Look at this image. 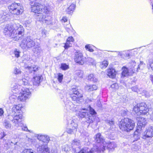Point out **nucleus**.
I'll use <instances>...</instances> for the list:
<instances>
[{
  "mask_svg": "<svg viewBox=\"0 0 153 153\" xmlns=\"http://www.w3.org/2000/svg\"><path fill=\"white\" fill-rule=\"evenodd\" d=\"M3 33L6 36L17 41L22 36L24 29L22 26L19 24H15L13 25H8L4 28Z\"/></svg>",
  "mask_w": 153,
  "mask_h": 153,
  "instance_id": "obj_1",
  "label": "nucleus"
},
{
  "mask_svg": "<svg viewBox=\"0 0 153 153\" xmlns=\"http://www.w3.org/2000/svg\"><path fill=\"white\" fill-rule=\"evenodd\" d=\"M37 138L39 140L36 147L38 153H50L48 143L50 140L49 136L46 135H37Z\"/></svg>",
  "mask_w": 153,
  "mask_h": 153,
  "instance_id": "obj_2",
  "label": "nucleus"
},
{
  "mask_svg": "<svg viewBox=\"0 0 153 153\" xmlns=\"http://www.w3.org/2000/svg\"><path fill=\"white\" fill-rule=\"evenodd\" d=\"M4 131L1 132L0 134V152L4 153H14L12 151V148L15 147L17 145V142L13 143L12 142L7 140H4L2 139L5 136Z\"/></svg>",
  "mask_w": 153,
  "mask_h": 153,
  "instance_id": "obj_3",
  "label": "nucleus"
},
{
  "mask_svg": "<svg viewBox=\"0 0 153 153\" xmlns=\"http://www.w3.org/2000/svg\"><path fill=\"white\" fill-rule=\"evenodd\" d=\"M134 126V123L133 120L126 118L121 120L119 127L122 131L128 132L132 130Z\"/></svg>",
  "mask_w": 153,
  "mask_h": 153,
  "instance_id": "obj_4",
  "label": "nucleus"
},
{
  "mask_svg": "<svg viewBox=\"0 0 153 153\" xmlns=\"http://www.w3.org/2000/svg\"><path fill=\"white\" fill-rule=\"evenodd\" d=\"M35 45V39L31 36H27L22 40L20 46L22 49L26 50L33 48Z\"/></svg>",
  "mask_w": 153,
  "mask_h": 153,
  "instance_id": "obj_5",
  "label": "nucleus"
},
{
  "mask_svg": "<svg viewBox=\"0 0 153 153\" xmlns=\"http://www.w3.org/2000/svg\"><path fill=\"white\" fill-rule=\"evenodd\" d=\"M10 12L12 14L17 16L22 14L24 11V8L19 3H14L8 7Z\"/></svg>",
  "mask_w": 153,
  "mask_h": 153,
  "instance_id": "obj_6",
  "label": "nucleus"
},
{
  "mask_svg": "<svg viewBox=\"0 0 153 153\" xmlns=\"http://www.w3.org/2000/svg\"><path fill=\"white\" fill-rule=\"evenodd\" d=\"M149 111V109L146 105L143 102L137 104L134 107L133 109V111L137 115H146L148 113Z\"/></svg>",
  "mask_w": 153,
  "mask_h": 153,
  "instance_id": "obj_7",
  "label": "nucleus"
},
{
  "mask_svg": "<svg viewBox=\"0 0 153 153\" xmlns=\"http://www.w3.org/2000/svg\"><path fill=\"white\" fill-rule=\"evenodd\" d=\"M88 110L85 108L82 109H80L79 111V113H78V116L81 118L85 117L86 118V122L87 123H90L97 120V117L95 115H89L87 113Z\"/></svg>",
  "mask_w": 153,
  "mask_h": 153,
  "instance_id": "obj_8",
  "label": "nucleus"
},
{
  "mask_svg": "<svg viewBox=\"0 0 153 153\" xmlns=\"http://www.w3.org/2000/svg\"><path fill=\"white\" fill-rule=\"evenodd\" d=\"M96 147V151L98 153L103 152L105 149H108L109 152L112 151L116 147V145L114 142L106 143L105 142H103L100 147Z\"/></svg>",
  "mask_w": 153,
  "mask_h": 153,
  "instance_id": "obj_9",
  "label": "nucleus"
},
{
  "mask_svg": "<svg viewBox=\"0 0 153 153\" xmlns=\"http://www.w3.org/2000/svg\"><path fill=\"white\" fill-rule=\"evenodd\" d=\"M18 97L19 100L21 102L25 101L29 98L31 96V92L30 89L27 88H23V89L19 93Z\"/></svg>",
  "mask_w": 153,
  "mask_h": 153,
  "instance_id": "obj_10",
  "label": "nucleus"
},
{
  "mask_svg": "<svg viewBox=\"0 0 153 153\" xmlns=\"http://www.w3.org/2000/svg\"><path fill=\"white\" fill-rule=\"evenodd\" d=\"M73 94L70 96L73 100L79 103L83 101L82 94L79 92L77 88L72 89Z\"/></svg>",
  "mask_w": 153,
  "mask_h": 153,
  "instance_id": "obj_11",
  "label": "nucleus"
},
{
  "mask_svg": "<svg viewBox=\"0 0 153 153\" xmlns=\"http://www.w3.org/2000/svg\"><path fill=\"white\" fill-rule=\"evenodd\" d=\"M22 115L21 114H18L14 115H9L7 118L9 120L11 121L15 126L18 128L21 126V118Z\"/></svg>",
  "mask_w": 153,
  "mask_h": 153,
  "instance_id": "obj_12",
  "label": "nucleus"
},
{
  "mask_svg": "<svg viewBox=\"0 0 153 153\" xmlns=\"http://www.w3.org/2000/svg\"><path fill=\"white\" fill-rule=\"evenodd\" d=\"M44 14V13L40 14L38 16L39 18L37 19L39 21L42 22L43 23H45L47 25H50L52 24V18L51 16H49L47 15L48 13Z\"/></svg>",
  "mask_w": 153,
  "mask_h": 153,
  "instance_id": "obj_13",
  "label": "nucleus"
},
{
  "mask_svg": "<svg viewBox=\"0 0 153 153\" xmlns=\"http://www.w3.org/2000/svg\"><path fill=\"white\" fill-rule=\"evenodd\" d=\"M74 60L76 63L82 65L84 64L83 55L81 51H77L75 53Z\"/></svg>",
  "mask_w": 153,
  "mask_h": 153,
  "instance_id": "obj_14",
  "label": "nucleus"
},
{
  "mask_svg": "<svg viewBox=\"0 0 153 153\" xmlns=\"http://www.w3.org/2000/svg\"><path fill=\"white\" fill-rule=\"evenodd\" d=\"M31 79V81H30L29 83L30 85H33L38 86L42 81L41 76L39 75H36Z\"/></svg>",
  "mask_w": 153,
  "mask_h": 153,
  "instance_id": "obj_15",
  "label": "nucleus"
},
{
  "mask_svg": "<svg viewBox=\"0 0 153 153\" xmlns=\"http://www.w3.org/2000/svg\"><path fill=\"white\" fill-rule=\"evenodd\" d=\"M23 87L17 84H13L11 85L12 91L14 94L19 93L22 89Z\"/></svg>",
  "mask_w": 153,
  "mask_h": 153,
  "instance_id": "obj_16",
  "label": "nucleus"
},
{
  "mask_svg": "<svg viewBox=\"0 0 153 153\" xmlns=\"http://www.w3.org/2000/svg\"><path fill=\"white\" fill-rule=\"evenodd\" d=\"M96 151V146H94V147L91 149L87 147H84L77 153H94Z\"/></svg>",
  "mask_w": 153,
  "mask_h": 153,
  "instance_id": "obj_17",
  "label": "nucleus"
},
{
  "mask_svg": "<svg viewBox=\"0 0 153 153\" xmlns=\"http://www.w3.org/2000/svg\"><path fill=\"white\" fill-rule=\"evenodd\" d=\"M65 106L66 109L68 110H71L73 111H76L77 114L78 115V113H79V111L80 109L78 110L76 109V108L75 107V105L71 102L69 101L67 103L65 104Z\"/></svg>",
  "mask_w": 153,
  "mask_h": 153,
  "instance_id": "obj_18",
  "label": "nucleus"
},
{
  "mask_svg": "<svg viewBox=\"0 0 153 153\" xmlns=\"http://www.w3.org/2000/svg\"><path fill=\"white\" fill-rule=\"evenodd\" d=\"M10 15L8 12H3L0 14V24L8 20Z\"/></svg>",
  "mask_w": 153,
  "mask_h": 153,
  "instance_id": "obj_19",
  "label": "nucleus"
},
{
  "mask_svg": "<svg viewBox=\"0 0 153 153\" xmlns=\"http://www.w3.org/2000/svg\"><path fill=\"white\" fill-rule=\"evenodd\" d=\"M144 136L147 137H151L153 136V128L152 126H150L147 129L144 133Z\"/></svg>",
  "mask_w": 153,
  "mask_h": 153,
  "instance_id": "obj_20",
  "label": "nucleus"
},
{
  "mask_svg": "<svg viewBox=\"0 0 153 153\" xmlns=\"http://www.w3.org/2000/svg\"><path fill=\"white\" fill-rule=\"evenodd\" d=\"M107 73L108 76L111 78H114L115 77L117 74L115 70L112 68L107 69Z\"/></svg>",
  "mask_w": 153,
  "mask_h": 153,
  "instance_id": "obj_21",
  "label": "nucleus"
},
{
  "mask_svg": "<svg viewBox=\"0 0 153 153\" xmlns=\"http://www.w3.org/2000/svg\"><path fill=\"white\" fill-rule=\"evenodd\" d=\"M98 87L95 85H87L85 87V90L88 91H91L97 89Z\"/></svg>",
  "mask_w": 153,
  "mask_h": 153,
  "instance_id": "obj_22",
  "label": "nucleus"
},
{
  "mask_svg": "<svg viewBox=\"0 0 153 153\" xmlns=\"http://www.w3.org/2000/svg\"><path fill=\"white\" fill-rule=\"evenodd\" d=\"M74 40L72 36H70L67 39L66 43H65L64 48L65 49L68 48L69 47L71 46V42H73Z\"/></svg>",
  "mask_w": 153,
  "mask_h": 153,
  "instance_id": "obj_23",
  "label": "nucleus"
},
{
  "mask_svg": "<svg viewBox=\"0 0 153 153\" xmlns=\"http://www.w3.org/2000/svg\"><path fill=\"white\" fill-rule=\"evenodd\" d=\"M77 120L74 119L71 121L70 124V126L72 128L74 129V131H77L78 124Z\"/></svg>",
  "mask_w": 153,
  "mask_h": 153,
  "instance_id": "obj_24",
  "label": "nucleus"
},
{
  "mask_svg": "<svg viewBox=\"0 0 153 153\" xmlns=\"http://www.w3.org/2000/svg\"><path fill=\"white\" fill-rule=\"evenodd\" d=\"M137 125L139 126H143L145 125L146 123V120L143 117H137Z\"/></svg>",
  "mask_w": 153,
  "mask_h": 153,
  "instance_id": "obj_25",
  "label": "nucleus"
},
{
  "mask_svg": "<svg viewBox=\"0 0 153 153\" xmlns=\"http://www.w3.org/2000/svg\"><path fill=\"white\" fill-rule=\"evenodd\" d=\"M81 144V142L80 140L74 139L71 142V146L74 149L80 145Z\"/></svg>",
  "mask_w": 153,
  "mask_h": 153,
  "instance_id": "obj_26",
  "label": "nucleus"
},
{
  "mask_svg": "<svg viewBox=\"0 0 153 153\" xmlns=\"http://www.w3.org/2000/svg\"><path fill=\"white\" fill-rule=\"evenodd\" d=\"M87 79L89 81H92L94 82H97L98 81V79L95 75L93 74H89L87 77Z\"/></svg>",
  "mask_w": 153,
  "mask_h": 153,
  "instance_id": "obj_27",
  "label": "nucleus"
},
{
  "mask_svg": "<svg viewBox=\"0 0 153 153\" xmlns=\"http://www.w3.org/2000/svg\"><path fill=\"white\" fill-rule=\"evenodd\" d=\"M75 4H72L66 10L67 12L69 14L72 13L75 8Z\"/></svg>",
  "mask_w": 153,
  "mask_h": 153,
  "instance_id": "obj_28",
  "label": "nucleus"
},
{
  "mask_svg": "<svg viewBox=\"0 0 153 153\" xmlns=\"http://www.w3.org/2000/svg\"><path fill=\"white\" fill-rule=\"evenodd\" d=\"M31 81V79L28 77H26L25 78L22 79L20 82L22 83V84L25 85H30V82Z\"/></svg>",
  "mask_w": 153,
  "mask_h": 153,
  "instance_id": "obj_29",
  "label": "nucleus"
},
{
  "mask_svg": "<svg viewBox=\"0 0 153 153\" xmlns=\"http://www.w3.org/2000/svg\"><path fill=\"white\" fill-rule=\"evenodd\" d=\"M122 72L121 74L122 76L126 77L128 75V70L126 67L123 66L122 67Z\"/></svg>",
  "mask_w": 153,
  "mask_h": 153,
  "instance_id": "obj_30",
  "label": "nucleus"
},
{
  "mask_svg": "<svg viewBox=\"0 0 153 153\" xmlns=\"http://www.w3.org/2000/svg\"><path fill=\"white\" fill-rule=\"evenodd\" d=\"M95 141L97 143H100L102 142V143L104 141V140L102 137L101 134L100 133L97 134L96 135Z\"/></svg>",
  "mask_w": 153,
  "mask_h": 153,
  "instance_id": "obj_31",
  "label": "nucleus"
},
{
  "mask_svg": "<svg viewBox=\"0 0 153 153\" xmlns=\"http://www.w3.org/2000/svg\"><path fill=\"white\" fill-rule=\"evenodd\" d=\"M106 122L108 123L110 126V131H114L115 130V126L114 125V122L113 121L108 120H106Z\"/></svg>",
  "mask_w": 153,
  "mask_h": 153,
  "instance_id": "obj_32",
  "label": "nucleus"
},
{
  "mask_svg": "<svg viewBox=\"0 0 153 153\" xmlns=\"http://www.w3.org/2000/svg\"><path fill=\"white\" fill-rule=\"evenodd\" d=\"M147 67L148 69L153 71V59H149L147 62Z\"/></svg>",
  "mask_w": 153,
  "mask_h": 153,
  "instance_id": "obj_33",
  "label": "nucleus"
},
{
  "mask_svg": "<svg viewBox=\"0 0 153 153\" xmlns=\"http://www.w3.org/2000/svg\"><path fill=\"white\" fill-rule=\"evenodd\" d=\"M42 50L40 47L38 45L35 46V47L33 48V52L36 54L40 53L42 51Z\"/></svg>",
  "mask_w": 153,
  "mask_h": 153,
  "instance_id": "obj_34",
  "label": "nucleus"
},
{
  "mask_svg": "<svg viewBox=\"0 0 153 153\" xmlns=\"http://www.w3.org/2000/svg\"><path fill=\"white\" fill-rule=\"evenodd\" d=\"M4 125L6 129H10L11 127V124L10 123L9 120H4Z\"/></svg>",
  "mask_w": 153,
  "mask_h": 153,
  "instance_id": "obj_35",
  "label": "nucleus"
},
{
  "mask_svg": "<svg viewBox=\"0 0 153 153\" xmlns=\"http://www.w3.org/2000/svg\"><path fill=\"white\" fill-rule=\"evenodd\" d=\"M87 61L90 65H96V63L95 61L92 58L90 57L88 58Z\"/></svg>",
  "mask_w": 153,
  "mask_h": 153,
  "instance_id": "obj_36",
  "label": "nucleus"
},
{
  "mask_svg": "<svg viewBox=\"0 0 153 153\" xmlns=\"http://www.w3.org/2000/svg\"><path fill=\"white\" fill-rule=\"evenodd\" d=\"M129 66H130V68L132 69V71L133 72H134V71L135 70V67L136 66V62L134 61H132L129 63Z\"/></svg>",
  "mask_w": 153,
  "mask_h": 153,
  "instance_id": "obj_37",
  "label": "nucleus"
},
{
  "mask_svg": "<svg viewBox=\"0 0 153 153\" xmlns=\"http://www.w3.org/2000/svg\"><path fill=\"white\" fill-rule=\"evenodd\" d=\"M88 109L90 112V114H88L89 115H94L96 114V112L94 109L92 108L90 106H89Z\"/></svg>",
  "mask_w": 153,
  "mask_h": 153,
  "instance_id": "obj_38",
  "label": "nucleus"
},
{
  "mask_svg": "<svg viewBox=\"0 0 153 153\" xmlns=\"http://www.w3.org/2000/svg\"><path fill=\"white\" fill-rule=\"evenodd\" d=\"M108 62L107 61H104L100 65V67L102 68H105L108 65Z\"/></svg>",
  "mask_w": 153,
  "mask_h": 153,
  "instance_id": "obj_39",
  "label": "nucleus"
},
{
  "mask_svg": "<svg viewBox=\"0 0 153 153\" xmlns=\"http://www.w3.org/2000/svg\"><path fill=\"white\" fill-rule=\"evenodd\" d=\"M13 73L16 75L19 74L21 73V71L19 67H15L14 68Z\"/></svg>",
  "mask_w": 153,
  "mask_h": 153,
  "instance_id": "obj_40",
  "label": "nucleus"
},
{
  "mask_svg": "<svg viewBox=\"0 0 153 153\" xmlns=\"http://www.w3.org/2000/svg\"><path fill=\"white\" fill-rule=\"evenodd\" d=\"M128 113V111L127 109H124L123 110H122L120 111V114L122 116H126L127 115Z\"/></svg>",
  "mask_w": 153,
  "mask_h": 153,
  "instance_id": "obj_41",
  "label": "nucleus"
},
{
  "mask_svg": "<svg viewBox=\"0 0 153 153\" xmlns=\"http://www.w3.org/2000/svg\"><path fill=\"white\" fill-rule=\"evenodd\" d=\"M76 75L79 78H82L83 75V72L82 71L78 70L76 71Z\"/></svg>",
  "mask_w": 153,
  "mask_h": 153,
  "instance_id": "obj_42",
  "label": "nucleus"
},
{
  "mask_svg": "<svg viewBox=\"0 0 153 153\" xmlns=\"http://www.w3.org/2000/svg\"><path fill=\"white\" fill-rule=\"evenodd\" d=\"M77 131H74V129L71 128H68L67 129L66 131L68 133L73 134H74L75 132Z\"/></svg>",
  "mask_w": 153,
  "mask_h": 153,
  "instance_id": "obj_43",
  "label": "nucleus"
},
{
  "mask_svg": "<svg viewBox=\"0 0 153 153\" xmlns=\"http://www.w3.org/2000/svg\"><path fill=\"white\" fill-rule=\"evenodd\" d=\"M25 68L28 71L30 72H32L33 71V65H25Z\"/></svg>",
  "mask_w": 153,
  "mask_h": 153,
  "instance_id": "obj_44",
  "label": "nucleus"
},
{
  "mask_svg": "<svg viewBox=\"0 0 153 153\" xmlns=\"http://www.w3.org/2000/svg\"><path fill=\"white\" fill-rule=\"evenodd\" d=\"M60 68L63 70H65L68 68V66L65 63H62L61 64Z\"/></svg>",
  "mask_w": 153,
  "mask_h": 153,
  "instance_id": "obj_45",
  "label": "nucleus"
},
{
  "mask_svg": "<svg viewBox=\"0 0 153 153\" xmlns=\"http://www.w3.org/2000/svg\"><path fill=\"white\" fill-rule=\"evenodd\" d=\"M16 98V95H13L10 96L9 97V99L12 103L13 102Z\"/></svg>",
  "mask_w": 153,
  "mask_h": 153,
  "instance_id": "obj_46",
  "label": "nucleus"
},
{
  "mask_svg": "<svg viewBox=\"0 0 153 153\" xmlns=\"http://www.w3.org/2000/svg\"><path fill=\"white\" fill-rule=\"evenodd\" d=\"M85 48L86 50L90 52H93L94 51V50L92 48L91 46L90 45H85Z\"/></svg>",
  "mask_w": 153,
  "mask_h": 153,
  "instance_id": "obj_47",
  "label": "nucleus"
},
{
  "mask_svg": "<svg viewBox=\"0 0 153 153\" xmlns=\"http://www.w3.org/2000/svg\"><path fill=\"white\" fill-rule=\"evenodd\" d=\"M63 75L62 74L60 73L58 74L57 79L59 82L61 83L62 82L63 79Z\"/></svg>",
  "mask_w": 153,
  "mask_h": 153,
  "instance_id": "obj_48",
  "label": "nucleus"
},
{
  "mask_svg": "<svg viewBox=\"0 0 153 153\" xmlns=\"http://www.w3.org/2000/svg\"><path fill=\"white\" fill-rule=\"evenodd\" d=\"M142 95L145 96L146 97H148L150 96V94L149 92L143 90L142 93H141Z\"/></svg>",
  "mask_w": 153,
  "mask_h": 153,
  "instance_id": "obj_49",
  "label": "nucleus"
},
{
  "mask_svg": "<svg viewBox=\"0 0 153 153\" xmlns=\"http://www.w3.org/2000/svg\"><path fill=\"white\" fill-rule=\"evenodd\" d=\"M14 53L15 57L18 58L20 56V54L21 52L17 50L16 49H15L14 51Z\"/></svg>",
  "mask_w": 153,
  "mask_h": 153,
  "instance_id": "obj_50",
  "label": "nucleus"
},
{
  "mask_svg": "<svg viewBox=\"0 0 153 153\" xmlns=\"http://www.w3.org/2000/svg\"><path fill=\"white\" fill-rule=\"evenodd\" d=\"M65 29L69 33L72 29V28L71 27V25L69 24L66 25L65 27Z\"/></svg>",
  "mask_w": 153,
  "mask_h": 153,
  "instance_id": "obj_51",
  "label": "nucleus"
},
{
  "mask_svg": "<svg viewBox=\"0 0 153 153\" xmlns=\"http://www.w3.org/2000/svg\"><path fill=\"white\" fill-rule=\"evenodd\" d=\"M21 106L20 105H14L13 107V109L14 110H17L18 111H19V112H20V111L21 109Z\"/></svg>",
  "mask_w": 153,
  "mask_h": 153,
  "instance_id": "obj_52",
  "label": "nucleus"
},
{
  "mask_svg": "<svg viewBox=\"0 0 153 153\" xmlns=\"http://www.w3.org/2000/svg\"><path fill=\"white\" fill-rule=\"evenodd\" d=\"M22 127V129L25 131H27L28 130V128L25 124L21 123V126H20Z\"/></svg>",
  "mask_w": 153,
  "mask_h": 153,
  "instance_id": "obj_53",
  "label": "nucleus"
},
{
  "mask_svg": "<svg viewBox=\"0 0 153 153\" xmlns=\"http://www.w3.org/2000/svg\"><path fill=\"white\" fill-rule=\"evenodd\" d=\"M22 153H33L32 150L30 149H25L24 150Z\"/></svg>",
  "mask_w": 153,
  "mask_h": 153,
  "instance_id": "obj_54",
  "label": "nucleus"
},
{
  "mask_svg": "<svg viewBox=\"0 0 153 153\" xmlns=\"http://www.w3.org/2000/svg\"><path fill=\"white\" fill-rule=\"evenodd\" d=\"M47 33V31L45 29L42 30V36L43 37H45L46 36V34Z\"/></svg>",
  "mask_w": 153,
  "mask_h": 153,
  "instance_id": "obj_55",
  "label": "nucleus"
},
{
  "mask_svg": "<svg viewBox=\"0 0 153 153\" xmlns=\"http://www.w3.org/2000/svg\"><path fill=\"white\" fill-rule=\"evenodd\" d=\"M12 112L11 114L10 115H14V114H19V111H18L17 110H16L15 109V110H14L12 109Z\"/></svg>",
  "mask_w": 153,
  "mask_h": 153,
  "instance_id": "obj_56",
  "label": "nucleus"
},
{
  "mask_svg": "<svg viewBox=\"0 0 153 153\" xmlns=\"http://www.w3.org/2000/svg\"><path fill=\"white\" fill-rule=\"evenodd\" d=\"M138 88L137 86H134L131 88V89L132 91H134V92H137V93H139V92L138 91Z\"/></svg>",
  "mask_w": 153,
  "mask_h": 153,
  "instance_id": "obj_57",
  "label": "nucleus"
},
{
  "mask_svg": "<svg viewBox=\"0 0 153 153\" xmlns=\"http://www.w3.org/2000/svg\"><path fill=\"white\" fill-rule=\"evenodd\" d=\"M38 66L37 65H33V71H36L38 70Z\"/></svg>",
  "mask_w": 153,
  "mask_h": 153,
  "instance_id": "obj_58",
  "label": "nucleus"
},
{
  "mask_svg": "<svg viewBox=\"0 0 153 153\" xmlns=\"http://www.w3.org/2000/svg\"><path fill=\"white\" fill-rule=\"evenodd\" d=\"M117 84L116 83H114L111 85V87L115 89L117 88Z\"/></svg>",
  "mask_w": 153,
  "mask_h": 153,
  "instance_id": "obj_59",
  "label": "nucleus"
},
{
  "mask_svg": "<svg viewBox=\"0 0 153 153\" xmlns=\"http://www.w3.org/2000/svg\"><path fill=\"white\" fill-rule=\"evenodd\" d=\"M4 111L2 108H0V116L2 117L3 116Z\"/></svg>",
  "mask_w": 153,
  "mask_h": 153,
  "instance_id": "obj_60",
  "label": "nucleus"
},
{
  "mask_svg": "<svg viewBox=\"0 0 153 153\" xmlns=\"http://www.w3.org/2000/svg\"><path fill=\"white\" fill-rule=\"evenodd\" d=\"M97 106L99 107H101L102 106V104L100 100L97 101Z\"/></svg>",
  "mask_w": 153,
  "mask_h": 153,
  "instance_id": "obj_61",
  "label": "nucleus"
},
{
  "mask_svg": "<svg viewBox=\"0 0 153 153\" xmlns=\"http://www.w3.org/2000/svg\"><path fill=\"white\" fill-rule=\"evenodd\" d=\"M62 21H63L64 22H65L67 21V17L65 16H64L63 17L62 19Z\"/></svg>",
  "mask_w": 153,
  "mask_h": 153,
  "instance_id": "obj_62",
  "label": "nucleus"
},
{
  "mask_svg": "<svg viewBox=\"0 0 153 153\" xmlns=\"http://www.w3.org/2000/svg\"><path fill=\"white\" fill-rule=\"evenodd\" d=\"M35 140L33 139H28V141L32 143H33V142H35Z\"/></svg>",
  "mask_w": 153,
  "mask_h": 153,
  "instance_id": "obj_63",
  "label": "nucleus"
},
{
  "mask_svg": "<svg viewBox=\"0 0 153 153\" xmlns=\"http://www.w3.org/2000/svg\"><path fill=\"white\" fill-rule=\"evenodd\" d=\"M150 79L151 81L153 84V75H152L150 77Z\"/></svg>",
  "mask_w": 153,
  "mask_h": 153,
  "instance_id": "obj_64",
  "label": "nucleus"
}]
</instances>
